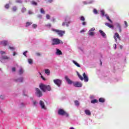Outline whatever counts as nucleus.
<instances>
[{
	"mask_svg": "<svg viewBox=\"0 0 129 129\" xmlns=\"http://www.w3.org/2000/svg\"><path fill=\"white\" fill-rule=\"evenodd\" d=\"M35 95L37 97H42L43 96V92L39 88H35Z\"/></svg>",
	"mask_w": 129,
	"mask_h": 129,
	"instance_id": "obj_4",
	"label": "nucleus"
},
{
	"mask_svg": "<svg viewBox=\"0 0 129 129\" xmlns=\"http://www.w3.org/2000/svg\"><path fill=\"white\" fill-rule=\"evenodd\" d=\"M46 17L47 20H50V18H51V17L48 14L46 15Z\"/></svg>",
	"mask_w": 129,
	"mask_h": 129,
	"instance_id": "obj_36",
	"label": "nucleus"
},
{
	"mask_svg": "<svg viewBox=\"0 0 129 129\" xmlns=\"http://www.w3.org/2000/svg\"><path fill=\"white\" fill-rule=\"evenodd\" d=\"M52 2H53V0H48V3H49V4H51Z\"/></svg>",
	"mask_w": 129,
	"mask_h": 129,
	"instance_id": "obj_54",
	"label": "nucleus"
},
{
	"mask_svg": "<svg viewBox=\"0 0 129 129\" xmlns=\"http://www.w3.org/2000/svg\"><path fill=\"white\" fill-rule=\"evenodd\" d=\"M27 53H28V51H26L23 53V55H24V56H25V57H27Z\"/></svg>",
	"mask_w": 129,
	"mask_h": 129,
	"instance_id": "obj_48",
	"label": "nucleus"
},
{
	"mask_svg": "<svg viewBox=\"0 0 129 129\" xmlns=\"http://www.w3.org/2000/svg\"><path fill=\"white\" fill-rule=\"evenodd\" d=\"M31 4H32V5H33L34 6H37L38 5V4L35 1H32L31 2Z\"/></svg>",
	"mask_w": 129,
	"mask_h": 129,
	"instance_id": "obj_32",
	"label": "nucleus"
},
{
	"mask_svg": "<svg viewBox=\"0 0 129 129\" xmlns=\"http://www.w3.org/2000/svg\"><path fill=\"white\" fill-rule=\"evenodd\" d=\"M28 14L29 15H33V12H32L31 10L28 11Z\"/></svg>",
	"mask_w": 129,
	"mask_h": 129,
	"instance_id": "obj_45",
	"label": "nucleus"
},
{
	"mask_svg": "<svg viewBox=\"0 0 129 129\" xmlns=\"http://www.w3.org/2000/svg\"><path fill=\"white\" fill-rule=\"evenodd\" d=\"M45 74H47V75H50V70H49V69L45 70Z\"/></svg>",
	"mask_w": 129,
	"mask_h": 129,
	"instance_id": "obj_21",
	"label": "nucleus"
},
{
	"mask_svg": "<svg viewBox=\"0 0 129 129\" xmlns=\"http://www.w3.org/2000/svg\"><path fill=\"white\" fill-rule=\"evenodd\" d=\"M73 62L74 64H75V65H76V66H77V67H80V64H79V63H78L75 60H73Z\"/></svg>",
	"mask_w": 129,
	"mask_h": 129,
	"instance_id": "obj_18",
	"label": "nucleus"
},
{
	"mask_svg": "<svg viewBox=\"0 0 129 129\" xmlns=\"http://www.w3.org/2000/svg\"><path fill=\"white\" fill-rule=\"evenodd\" d=\"M58 113L59 115H64L66 117H68L69 116V114L62 109H59L58 111Z\"/></svg>",
	"mask_w": 129,
	"mask_h": 129,
	"instance_id": "obj_3",
	"label": "nucleus"
},
{
	"mask_svg": "<svg viewBox=\"0 0 129 129\" xmlns=\"http://www.w3.org/2000/svg\"><path fill=\"white\" fill-rule=\"evenodd\" d=\"M74 86H75V87H82V84H81L79 82H76L75 83H74Z\"/></svg>",
	"mask_w": 129,
	"mask_h": 129,
	"instance_id": "obj_9",
	"label": "nucleus"
},
{
	"mask_svg": "<svg viewBox=\"0 0 129 129\" xmlns=\"http://www.w3.org/2000/svg\"><path fill=\"white\" fill-rule=\"evenodd\" d=\"M105 26H107L109 28H111L112 29H113V25L109 24L108 23H105Z\"/></svg>",
	"mask_w": 129,
	"mask_h": 129,
	"instance_id": "obj_12",
	"label": "nucleus"
},
{
	"mask_svg": "<svg viewBox=\"0 0 129 129\" xmlns=\"http://www.w3.org/2000/svg\"><path fill=\"white\" fill-rule=\"evenodd\" d=\"M105 17H106L107 20H108V21H109V22L112 23V21H111V20H110V19L109 18V16H108V15H107V14L105 15Z\"/></svg>",
	"mask_w": 129,
	"mask_h": 129,
	"instance_id": "obj_17",
	"label": "nucleus"
},
{
	"mask_svg": "<svg viewBox=\"0 0 129 129\" xmlns=\"http://www.w3.org/2000/svg\"><path fill=\"white\" fill-rule=\"evenodd\" d=\"M10 8V5L9 4H6L5 5V8L6 9H9Z\"/></svg>",
	"mask_w": 129,
	"mask_h": 129,
	"instance_id": "obj_40",
	"label": "nucleus"
},
{
	"mask_svg": "<svg viewBox=\"0 0 129 129\" xmlns=\"http://www.w3.org/2000/svg\"><path fill=\"white\" fill-rule=\"evenodd\" d=\"M113 38L116 43V42H117V39L118 40H120V37L119 36V34H118V33L117 32L115 33L114 36H113Z\"/></svg>",
	"mask_w": 129,
	"mask_h": 129,
	"instance_id": "obj_7",
	"label": "nucleus"
},
{
	"mask_svg": "<svg viewBox=\"0 0 129 129\" xmlns=\"http://www.w3.org/2000/svg\"><path fill=\"white\" fill-rule=\"evenodd\" d=\"M65 25H66L65 22H63L62 24V26H65Z\"/></svg>",
	"mask_w": 129,
	"mask_h": 129,
	"instance_id": "obj_61",
	"label": "nucleus"
},
{
	"mask_svg": "<svg viewBox=\"0 0 129 129\" xmlns=\"http://www.w3.org/2000/svg\"><path fill=\"white\" fill-rule=\"evenodd\" d=\"M114 46H115V49L116 48V44H115Z\"/></svg>",
	"mask_w": 129,
	"mask_h": 129,
	"instance_id": "obj_63",
	"label": "nucleus"
},
{
	"mask_svg": "<svg viewBox=\"0 0 129 129\" xmlns=\"http://www.w3.org/2000/svg\"><path fill=\"white\" fill-rule=\"evenodd\" d=\"M2 59H3L4 60H8L9 59H10V57L7 56H2Z\"/></svg>",
	"mask_w": 129,
	"mask_h": 129,
	"instance_id": "obj_23",
	"label": "nucleus"
},
{
	"mask_svg": "<svg viewBox=\"0 0 129 129\" xmlns=\"http://www.w3.org/2000/svg\"><path fill=\"white\" fill-rule=\"evenodd\" d=\"M124 24H125V28H127V22L126 21H124Z\"/></svg>",
	"mask_w": 129,
	"mask_h": 129,
	"instance_id": "obj_38",
	"label": "nucleus"
},
{
	"mask_svg": "<svg viewBox=\"0 0 129 129\" xmlns=\"http://www.w3.org/2000/svg\"><path fill=\"white\" fill-rule=\"evenodd\" d=\"M119 33H121V28H119Z\"/></svg>",
	"mask_w": 129,
	"mask_h": 129,
	"instance_id": "obj_60",
	"label": "nucleus"
},
{
	"mask_svg": "<svg viewBox=\"0 0 129 129\" xmlns=\"http://www.w3.org/2000/svg\"><path fill=\"white\" fill-rule=\"evenodd\" d=\"M21 11L22 13H26L27 12V9L26 8H23Z\"/></svg>",
	"mask_w": 129,
	"mask_h": 129,
	"instance_id": "obj_29",
	"label": "nucleus"
},
{
	"mask_svg": "<svg viewBox=\"0 0 129 129\" xmlns=\"http://www.w3.org/2000/svg\"><path fill=\"white\" fill-rule=\"evenodd\" d=\"M17 10H18V8L16 6H14L12 8V11L13 12H17Z\"/></svg>",
	"mask_w": 129,
	"mask_h": 129,
	"instance_id": "obj_24",
	"label": "nucleus"
},
{
	"mask_svg": "<svg viewBox=\"0 0 129 129\" xmlns=\"http://www.w3.org/2000/svg\"><path fill=\"white\" fill-rule=\"evenodd\" d=\"M24 73V70L23 69H20L19 71V75H22Z\"/></svg>",
	"mask_w": 129,
	"mask_h": 129,
	"instance_id": "obj_16",
	"label": "nucleus"
},
{
	"mask_svg": "<svg viewBox=\"0 0 129 129\" xmlns=\"http://www.w3.org/2000/svg\"><path fill=\"white\" fill-rule=\"evenodd\" d=\"M1 44L3 45V46H7V45H8V41L4 40L1 42Z\"/></svg>",
	"mask_w": 129,
	"mask_h": 129,
	"instance_id": "obj_13",
	"label": "nucleus"
},
{
	"mask_svg": "<svg viewBox=\"0 0 129 129\" xmlns=\"http://www.w3.org/2000/svg\"><path fill=\"white\" fill-rule=\"evenodd\" d=\"M93 13L95 14V15H97L98 14V12L96 9H94Z\"/></svg>",
	"mask_w": 129,
	"mask_h": 129,
	"instance_id": "obj_34",
	"label": "nucleus"
},
{
	"mask_svg": "<svg viewBox=\"0 0 129 129\" xmlns=\"http://www.w3.org/2000/svg\"><path fill=\"white\" fill-rule=\"evenodd\" d=\"M39 88H40L43 92H46V91H51V87L49 85H46L44 84H40Z\"/></svg>",
	"mask_w": 129,
	"mask_h": 129,
	"instance_id": "obj_1",
	"label": "nucleus"
},
{
	"mask_svg": "<svg viewBox=\"0 0 129 129\" xmlns=\"http://www.w3.org/2000/svg\"><path fill=\"white\" fill-rule=\"evenodd\" d=\"M78 77L80 78V79H81V80H85V81H88L89 79H88V76H87V75H86V74H85V73H84L83 74V76H81V75H80V74H78Z\"/></svg>",
	"mask_w": 129,
	"mask_h": 129,
	"instance_id": "obj_5",
	"label": "nucleus"
},
{
	"mask_svg": "<svg viewBox=\"0 0 129 129\" xmlns=\"http://www.w3.org/2000/svg\"><path fill=\"white\" fill-rule=\"evenodd\" d=\"M53 81H60L59 79H56L55 80H53Z\"/></svg>",
	"mask_w": 129,
	"mask_h": 129,
	"instance_id": "obj_56",
	"label": "nucleus"
},
{
	"mask_svg": "<svg viewBox=\"0 0 129 129\" xmlns=\"http://www.w3.org/2000/svg\"><path fill=\"white\" fill-rule=\"evenodd\" d=\"M16 52H13V56H16Z\"/></svg>",
	"mask_w": 129,
	"mask_h": 129,
	"instance_id": "obj_59",
	"label": "nucleus"
},
{
	"mask_svg": "<svg viewBox=\"0 0 129 129\" xmlns=\"http://www.w3.org/2000/svg\"><path fill=\"white\" fill-rule=\"evenodd\" d=\"M51 41H52L51 45L52 46H54L55 45H59L60 43H61V44H63V42L61 41V40H60V39L58 38H53L51 39Z\"/></svg>",
	"mask_w": 129,
	"mask_h": 129,
	"instance_id": "obj_2",
	"label": "nucleus"
},
{
	"mask_svg": "<svg viewBox=\"0 0 129 129\" xmlns=\"http://www.w3.org/2000/svg\"><path fill=\"white\" fill-rule=\"evenodd\" d=\"M32 27H33V28H34V29H36V28H37V25L36 24H33Z\"/></svg>",
	"mask_w": 129,
	"mask_h": 129,
	"instance_id": "obj_37",
	"label": "nucleus"
},
{
	"mask_svg": "<svg viewBox=\"0 0 129 129\" xmlns=\"http://www.w3.org/2000/svg\"><path fill=\"white\" fill-rule=\"evenodd\" d=\"M93 31H95V28L94 27L92 28L90 30L89 32H93Z\"/></svg>",
	"mask_w": 129,
	"mask_h": 129,
	"instance_id": "obj_39",
	"label": "nucleus"
},
{
	"mask_svg": "<svg viewBox=\"0 0 129 129\" xmlns=\"http://www.w3.org/2000/svg\"><path fill=\"white\" fill-rule=\"evenodd\" d=\"M37 18H38V19H42V15L39 14V15L37 16Z\"/></svg>",
	"mask_w": 129,
	"mask_h": 129,
	"instance_id": "obj_41",
	"label": "nucleus"
},
{
	"mask_svg": "<svg viewBox=\"0 0 129 129\" xmlns=\"http://www.w3.org/2000/svg\"><path fill=\"white\" fill-rule=\"evenodd\" d=\"M69 23H68V24H66V26H67V27H68L69 25Z\"/></svg>",
	"mask_w": 129,
	"mask_h": 129,
	"instance_id": "obj_62",
	"label": "nucleus"
},
{
	"mask_svg": "<svg viewBox=\"0 0 129 129\" xmlns=\"http://www.w3.org/2000/svg\"><path fill=\"white\" fill-rule=\"evenodd\" d=\"M28 62L29 64H33V59H28Z\"/></svg>",
	"mask_w": 129,
	"mask_h": 129,
	"instance_id": "obj_26",
	"label": "nucleus"
},
{
	"mask_svg": "<svg viewBox=\"0 0 129 129\" xmlns=\"http://www.w3.org/2000/svg\"><path fill=\"white\" fill-rule=\"evenodd\" d=\"M65 79L67 81H71V80H70V79H69V78H68V76H65Z\"/></svg>",
	"mask_w": 129,
	"mask_h": 129,
	"instance_id": "obj_35",
	"label": "nucleus"
},
{
	"mask_svg": "<svg viewBox=\"0 0 129 129\" xmlns=\"http://www.w3.org/2000/svg\"><path fill=\"white\" fill-rule=\"evenodd\" d=\"M45 26V27H47V28H51V24H50V23L46 24Z\"/></svg>",
	"mask_w": 129,
	"mask_h": 129,
	"instance_id": "obj_33",
	"label": "nucleus"
},
{
	"mask_svg": "<svg viewBox=\"0 0 129 129\" xmlns=\"http://www.w3.org/2000/svg\"><path fill=\"white\" fill-rule=\"evenodd\" d=\"M12 71H13V72H15L16 71V68H12Z\"/></svg>",
	"mask_w": 129,
	"mask_h": 129,
	"instance_id": "obj_53",
	"label": "nucleus"
},
{
	"mask_svg": "<svg viewBox=\"0 0 129 129\" xmlns=\"http://www.w3.org/2000/svg\"><path fill=\"white\" fill-rule=\"evenodd\" d=\"M84 32H85V31L84 30V29L82 30L81 31H80V33H84Z\"/></svg>",
	"mask_w": 129,
	"mask_h": 129,
	"instance_id": "obj_58",
	"label": "nucleus"
},
{
	"mask_svg": "<svg viewBox=\"0 0 129 129\" xmlns=\"http://www.w3.org/2000/svg\"><path fill=\"white\" fill-rule=\"evenodd\" d=\"M80 21H82V22H84V21H85V18H84V17L83 16H81L80 17Z\"/></svg>",
	"mask_w": 129,
	"mask_h": 129,
	"instance_id": "obj_30",
	"label": "nucleus"
},
{
	"mask_svg": "<svg viewBox=\"0 0 129 129\" xmlns=\"http://www.w3.org/2000/svg\"><path fill=\"white\" fill-rule=\"evenodd\" d=\"M23 106H24V103H21L20 107H23Z\"/></svg>",
	"mask_w": 129,
	"mask_h": 129,
	"instance_id": "obj_57",
	"label": "nucleus"
},
{
	"mask_svg": "<svg viewBox=\"0 0 129 129\" xmlns=\"http://www.w3.org/2000/svg\"><path fill=\"white\" fill-rule=\"evenodd\" d=\"M91 103H97L98 102V101L96 99H94L91 101Z\"/></svg>",
	"mask_w": 129,
	"mask_h": 129,
	"instance_id": "obj_22",
	"label": "nucleus"
},
{
	"mask_svg": "<svg viewBox=\"0 0 129 129\" xmlns=\"http://www.w3.org/2000/svg\"><path fill=\"white\" fill-rule=\"evenodd\" d=\"M67 83H68V84H74V83H73V81H68V82H67Z\"/></svg>",
	"mask_w": 129,
	"mask_h": 129,
	"instance_id": "obj_44",
	"label": "nucleus"
},
{
	"mask_svg": "<svg viewBox=\"0 0 129 129\" xmlns=\"http://www.w3.org/2000/svg\"><path fill=\"white\" fill-rule=\"evenodd\" d=\"M117 28H118V29H120V28H121V26H120V24H117Z\"/></svg>",
	"mask_w": 129,
	"mask_h": 129,
	"instance_id": "obj_49",
	"label": "nucleus"
},
{
	"mask_svg": "<svg viewBox=\"0 0 129 129\" xmlns=\"http://www.w3.org/2000/svg\"><path fill=\"white\" fill-rule=\"evenodd\" d=\"M33 104L34 105H37V104H38V102L36 101H33Z\"/></svg>",
	"mask_w": 129,
	"mask_h": 129,
	"instance_id": "obj_46",
	"label": "nucleus"
},
{
	"mask_svg": "<svg viewBox=\"0 0 129 129\" xmlns=\"http://www.w3.org/2000/svg\"><path fill=\"white\" fill-rule=\"evenodd\" d=\"M9 49H10V50H12L13 51H15V48L14 47H9Z\"/></svg>",
	"mask_w": 129,
	"mask_h": 129,
	"instance_id": "obj_42",
	"label": "nucleus"
},
{
	"mask_svg": "<svg viewBox=\"0 0 129 129\" xmlns=\"http://www.w3.org/2000/svg\"><path fill=\"white\" fill-rule=\"evenodd\" d=\"M0 98H1V99L4 100V99H5V96L1 95V96H0Z\"/></svg>",
	"mask_w": 129,
	"mask_h": 129,
	"instance_id": "obj_47",
	"label": "nucleus"
},
{
	"mask_svg": "<svg viewBox=\"0 0 129 129\" xmlns=\"http://www.w3.org/2000/svg\"><path fill=\"white\" fill-rule=\"evenodd\" d=\"M70 129H74V127H71Z\"/></svg>",
	"mask_w": 129,
	"mask_h": 129,
	"instance_id": "obj_64",
	"label": "nucleus"
},
{
	"mask_svg": "<svg viewBox=\"0 0 129 129\" xmlns=\"http://www.w3.org/2000/svg\"><path fill=\"white\" fill-rule=\"evenodd\" d=\"M99 32L100 33L101 36L103 37V38H105V36H106L105 33H104L102 30H99Z\"/></svg>",
	"mask_w": 129,
	"mask_h": 129,
	"instance_id": "obj_11",
	"label": "nucleus"
},
{
	"mask_svg": "<svg viewBox=\"0 0 129 129\" xmlns=\"http://www.w3.org/2000/svg\"><path fill=\"white\" fill-rule=\"evenodd\" d=\"M36 54L37 55V56H41V53H40L39 52H36Z\"/></svg>",
	"mask_w": 129,
	"mask_h": 129,
	"instance_id": "obj_51",
	"label": "nucleus"
},
{
	"mask_svg": "<svg viewBox=\"0 0 129 129\" xmlns=\"http://www.w3.org/2000/svg\"><path fill=\"white\" fill-rule=\"evenodd\" d=\"M89 35L90 36H94V32H93V31H89Z\"/></svg>",
	"mask_w": 129,
	"mask_h": 129,
	"instance_id": "obj_28",
	"label": "nucleus"
},
{
	"mask_svg": "<svg viewBox=\"0 0 129 129\" xmlns=\"http://www.w3.org/2000/svg\"><path fill=\"white\" fill-rule=\"evenodd\" d=\"M99 102L103 103L105 101V100L103 98H100L99 99Z\"/></svg>",
	"mask_w": 129,
	"mask_h": 129,
	"instance_id": "obj_20",
	"label": "nucleus"
},
{
	"mask_svg": "<svg viewBox=\"0 0 129 129\" xmlns=\"http://www.w3.org/2000/svg\"><path fill=\"white\" fill-rule=\"evenodd\" d=\"M41 78L42 80L46 81V79L43 76H41Z\"/></svg>",
	"mask_w": 129,
	"mask_h": 129,
	"instance_id": "obj_52",
	"label": "nucleus"
},
{
	"mask_svg": "<svg viewBox=\"0 0 129 129\" xmlns=\"http://www.w3.org/2000/svg\"><path fill=\"white\" fill-rule=\"evenodd\" d=\"M100 12H101L102 17H104L105 12L104 11V10H101Z\"/></svg>",
	"mask_w": 129,
	"mask_h": 129,
	"instance_id": "obj_25",
	"label": "nucleus"
},
{
	"mask_svg": "<svg viewBox=\"0 0 129 129\" xmlns=\"http://www.w3.org/2000/svg\"><path fill=\"white\" fill-rule=\"evenodd\" d=\"M0 53L1 55H4V54H6V52L4 51H0Z\"/></svg>",
	"mask_w": 129,
	"mask_h": 129,
	"instance_id": "obj_43",
	"label": "nucleus"
},
{
	"mask_svg": "<svg viewBox=\"0 0 129 129\" xmlns=\"http://www.w3.org/2000/svg\"><path fill=\"white\" fill-rule=\"evenodd\" d=\"M32 24H33L31 22H26V27H29V26H31V25H32Z\"/></svg>",
	"mask_w": 129,
	"mask_h": 129,
	"instance_id": "obj_19",
	"label": "nucleus"
},
{
	"mask_svg": "<svg viewBox=\"0 0 129 129\" xmlns=\"http://www.w3.org/2000/svg\"><path fill=\"white\" fill-rule=\"evenodd\" d=\"M85 113L87 115H91V112H90V110L87 109L85 110Z\"/></svg>",
	"mask_w": 129,
	"mask_h": 129,
	"instance_id": "obj_10",
	"label": "nucleus"
},
{
	"mask_svg": "<svg viewBox=\"0 0 129 129\" xmlns=\"http://www.w3.org/2000/svg\"><path fill=\"white\" fill-rule=\"evenodd\" d=\"M40 13L41 14H43V15H45V11L44 10V9H43V8L40 9Z\"/></svg>",
	"mask_w": 129,
	"mask_h": 129,
	"instance_id": "obj_27",
	"label": "nucleus"
},
{
	"mask_svg": "<svg viewBox=\"0 0 129 129\" xmlns=\"http://www.w3.org/2000/svg\"><path fill=\"white\" fill-rule=\"evenodd\" d=\"M53 32H55L60 37H63L64 34H65V31L59 30L57 29H52Z\"/></svg>",
	"mask_w": 129,
	"mask_h": 129,
	"instance_id": "obj_6",
	"label": "nucleus"
},
{
	"mask_svg": "<svg viewBox=\"0 0 129 129\" xmlns=\"http://www.w3.org/2000/svg\"><path fill=\"white\" fill-rule=\"evenodd\" d=\"M54 83L57 85V86H60L61 85V81H54Z\"/></svg>",
	"mask_w": 129,
	"mask_h": 129,
	"instance_id": "obj_14",
	"label": "nucleus"
},
{
	"mask_svg": "<svg viewBox=\"0 0 129 129\" xmlns=\"http://www.w3.org/2000/svg\"><path fill=\"white\" fill-rule=\"evenodd\" d=\"M56 54L57 55H62V51L59 49H56Z\"/></svg>",
	"mask_w": 129,
	"mask_h": 129,
	"instance_id": "obj_15",
	"label": "nucleus"
},
{
	"mask_svg": "<svg viewBox=\"0 0 129 129\" xmlns=\"http://www.w3.org/2000/svg\"><path fill=\"white\" fill-rule=\"evenodd\" d=\"M75 103L77 106H79V102L77 100L75 101Z\"/></svg>",
	"mask_w": 129,
	"mask_h": 129,
	"instance_id": "obj_31",
	"label": "nucleus"
},
{
	"mask_svg": "<svg viewBox=\"0 0 129 129\" xmlns=\"http://www.w3.org/2000/svg\"><path fill=\"white\" fill-rule=\"evenodd\" d=\"M39 104L42 109H46V106L45 105V103L44 101L40 100L39 102Z\"/></svg>",
	"mask_w": 129,
	"mask_h": 129,
	"instance_id": "obj_8",
	"label": "nucleus"
},
{
	"mask_svg": "<svg viewBox=\"0 0 129 129\" xmlns=\"http://www.w3.org/2000/svg\"><path fill=\"white\" fill-rule=\"evenodd\" d=\"M16 3H19V4H22V1H21V0L17 1Z\"/></svg>",
	"mask_w": 129,
	"mask_h": 129,
	"instance_id": "obj_50",
	"label": "nucleus"
},
{
	"mask_svg": "<svg viewBox=\"0 0 129 129\" xmlns=\"http://www.w3.org/2000/svg\"><path fill=\"white\" fill-rule=\"evenodd\" d=\"M82 25L83 26H85V25H86V22L83 21V22L82 23Z\"/></svg>",
	"mask_w": 129,
	"mask_h": 129,
	"instance_id": "obj_55",
	"label": "nucleus"
}]
</instances>
